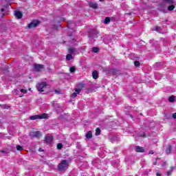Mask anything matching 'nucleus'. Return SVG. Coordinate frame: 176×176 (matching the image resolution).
<instances>
[{
	"mask_svg": "<svg viewBox=\"0 0 176 176\" xmlns=\"http://www.w3.org/2000/svg\"><path fill=\"white\" fill-rule=\"evenodd\" d=\"M92 76L94 78V79H97V78H98V72L97 71H94L92 72Z\"/></svg>",
	"mask_w": 176,
	"mask_h": 176,
	"instance_id": "nucleus-11",
	"label": "nucleus"
},
{
	"mask_svg": "<svg viewBox=\"0 0 176 176\" xmlns=\"http://www.w3.org/2000/svg\"><path fill=\"white\" fill-rule=\"evenodd\" d=\"M72 25H75V23H72V22H69V23H67V27H68L69 28H72Z\"/></svg>",
	"mask_w": 176,
	"mask_h": 176,
	"instance_id": "nucleus-21",
	"label": "nucleus"
},
{
	"mask_svg": "<svg viewBox=\"0 0 176 176\" xmlns=\"http://www.w3.org/2000/svg\"><path fill=\"white\" fill-rule=\"evenodd\" d=\"M169 102H174V101H175V96H172L170 97H169Z\"/></svg>",
	"mask_w": 176,
	"mask_h": 176,
	"instance_id": "nucleus-16",
	"label": "nucleus"
},
{
	"mask_svg": "<svg viewBox=\"0 0 176 176\" xmlns=\"http://www.w3.org/2000/svg\"><path fill=\"white\" fill-rule=\"evenodd\" d=\"M1 12H5V9L4 8H1Z\"/></svg>",
	"mask_w": 176,
	"mask_h": 176,
	"instance_id": "nucleus-37",
	"label": "nucleus"
},
{
	"mask_svg": "<svg viewBox=\"0 0 176 176\" xmlns=\"http://www.w3.org/2000/svg\"><path fill=\"white\" fill-rule=\"evenodd\" d=\"M15 16L16 19H21V17H23V13H21L20 11H16Z\"/></svg>",
	"mask_w": 176,
	"mask_h": 176,
	"instance_id": "nucleus-10",
	"label": "nucleus"
},
{
	"mask_svg": "<svg viewBox=\"0 0 176 176\" xmlns=\"http://www.w3.org/2000/svg\"><path fill=\"white\" fill-rule=\"evenodd\" d=\"M69 53H73V52H75V49L74 48H69Z\"/></svg>",
	"mask_w": 176,
	"mask_h": 176,
	"instance_id": "nucleus-31",
	"label": "nucleus"
},
{
	"mask_svg": "<svg viewBox=\"0 0 176 176\" xmlns=\"http://www.w3.org/2000/svg\"><path fill=\"white\" fill-rule=\"evenodd\" d=\"M156 176H162V174L159 173H156Z\"/></svg>",
	"mask_w": 176,
	"mask_h": 176,
	"instance_id": "nucleus-36",
	"label": "nucleus"
},
{
	"mask_svg": "<svg viewBox=\"0 0 176 176\" xmlns=\"http://www.w3.org/2000/svg\"><path fill=\"white\" fill-rule=\"evenodd\" d=\"M57 148H58V149H62L63 148V144L61 143L58 144Z\"/></svg>",
	"mask_w": 176,
	"mask_h": 176,
	"instance_id": "nucleus-27",
	"label": "nucleus"
},
{
	"mask_svg": "<svg viewBox=\"0 0 176 176\" xmlns=\"http://www.w3.org/2000/svg\"><path fill=\"white\" fill-rule=\"evenodd\" d=\"M79 93H80V89H76L75 92L72 95V98H75V97H76Z\"/></svg>",
	"mask_w": 176,
	"mask_h": 176,
	"instance_id": "nucleus-8",
	"label": "nucleus"
},
{
	"mask_svg": "<svg viewBox=\"0 0 176 176\" xmlns=\"http://www.w3.org/2000/svg\"><path fill=\"white\" fill-rule=\"evenodd\" d=\"M171 152V146H168V148L166 149V153L167 154L170 153Z\"/></svg>",
	"mask_w": 176,
	"mask_h": 176,
	"instance_id": "nucleus-19",
	"label": "nucleus"
},
{
	"mask_svg": "<svg viewBox=\"0 0 176 176\" xmlns=\"http://www.w3.org/2000/svg\"><path fill=\"white\" fill-rule=\"evenodd\" d=\"M143 137H145V134H143Z\"/></svg>",
	"mask_w": 176,
	"mask_h": 176,
	"instance_id": "nucleus-40",
	"label": "nucleus"
},
{
	"mask_svg": "<svg viewBox=\"0 0 176 176\" xmlns=\"http://www.w3.org/2000/svg\"><path fill=\"white\" fill-rule=\"evenodd\" d=\"M58 168L60 170V171H64V170H67V168H68V161L67 160H62L59 164Z\"/></svg>",
	"mask_w": 176,
	"mask_h": 176,
	"instance_id": "nucleus-1",
	"label": "nucleus"
},
{
	"mask_svg": "<svg viewBox=\"0 0 176 176\" xmlns=\"http://www.w3.org/2000/svg\"><path fill=\"white\" fill-rule=\"evenodd\" d=\"M66 60H68L69 61L71 60H74V56H72V54H68L66 56Z\"/></svg>",
	"mask_w": 176,
	"mask_h": 176,
	"instance_id": "nucleus-13",
	"label": "nucleus"
},
{
	"mask_svg": "<svg viewBox=\"0 0 176 176\" xmlns=\"http://www.w3.org/2000/svg\"><path fill=\"white\" fill-rule=\"evenodd\" d=\"M30 135L33 138H41V137H42V133H41V131H33L30 132Z\"/></svg>",
	"mask_w": 176,
	"mask_h": 176,
	"instance_id": "nucleus-4",
	"label": "nucleus"
},
{
	"mask_svg": "<svg viewBox=\"0 0 176 176\" xmlns=\"http://www.w3.org/2000/svg\"><path fill=\"white\" fill-rule=\"evenodd\" d=\"M27 89H21V93H23V94H27Z\"/></svg>",
	"mask_w": 176,
	"mask_h": 176,
	"instance_id": "nucleus-25",
	"label": "nucleus"
},
{
	"mask_svg": "<svg viewBox=\"0 0 176 176\" xmlns=\"http://www.w3.org/2000/svg\"><path fill=\"white\" fill-rule=\"evenodd\" d=\"M39 25L38 21L34 20L28 24V28H35V27H38Z\"/></svg>",
	"mask_w": 176,
	"mask_h": 176,
	"instance_id": "nucleus-5",
	"label": "nucleus"
},
{
	"mask_svg": "<svg viewBox=\"0 0 176 176\" xmlns=\"http://www.w3.org/2000/svg\"><path fill=\"white\" fill-rule=\"evenodd\" d=\"M174 8H175L173 5L170 6L169 7H168V10H174Z\"/></svg>",
	"mask_w": 176,
	"mask_h": 176,
	"instance_id": "nucleus-23",
	"label": "nucleus"
},
{
	"mask_svg": "<svg viewBox=\"0 0 176 176\" xmlns=\"http://www.w3.org/2000/svg\"><path fill=\"white\" fill-rule=\"evenodd\" d=\"M156 163H157V158L155 160V162L153 163L154 166H156Z\"/></svg>",
	"mask_w": 176,
	"mask_h": 176,
	"instance_id": "nucleus-35",
	"label": "nucleus"
},
{
	"mask_svg": "<svg viewBox=\"0 0 176 176\" xmlns=\"http://www.w3.org/2000/svg\"><path fill=\"white\" fill-rule=\"evenodd\" d=\"M166 162H164L163 164H162V167H164V166H166Z\"/></svg>",
	"mask_w": 176,
	"mask_h": 176,
	"instance_id": "nucleus-38",
	"label": "nucleus"
},
{
	"mask_svg": "<svg viewBox=\"0 0 176 176\" xmlns=\"http://www.w3.org/2000/svg\"><path fill=\"white\" fill-rule=\"evenodd\" d=\"M149 155H153V151H149Z\"/></svg>",
	"mask_w": 176,
	"mask_h": 176,
	"instance_id": "nucleus-34",
	"label": "nucleus"
},
{
	"mask_svg": "<svg viewBox=\"0 0 176 176\" xmlns=\"http://www.w3.org/2000/svg\"><path fill=\"white\" fill-rule=\"evenodd\" d=\"M49 115L47 113H43L40 115H35L30 116V120H36V119H47Z\"/></svg>",
	"mask_w": 176,
	"mask_h": 176,
	"instance_id": "nucleus-2",
	"label": "nucleus"
},
{
	"mask_svg": "<svg viewBox=\"0 0 176 176\" xmlns=\"http://www.w3.org/2000/svg\"><path fill=\"white\" fill-rule=\"evenodd\" d=\"M110 21H111V19H109V17H107V18L104 19V23H105V24L109 23Z\"/></svg>",
	"mask_w": 176,
	"mask_h": 176,
	"instance_id": "nucleus-20",
	"label": "nucleus"
},
{
	"mask_svg": "<svg viewBox=\"0 0 176 176\" xmlns=\"http://www.w3.org/2000/svg\"><path fill=\"white\" fill-rule=\"evenodd\" d=\"M93 137V133H91V131H89L87 134H86V138L88 139H90Z\"/></svg>",
	"mask_w": 176,
	"mask_h": 176,
	"instance_id": "nucleus-14",
	"label": "nucleus"
},
{
	"mask_svg": "<svg viewBox=\"0 0 176 176\" xmlns=\"http://www.w3.org/2000/svg\"><path fill=\"white\" fill-rule=\"evenodd\" d=\"M49 85L46 82H41L37 85V90L40 92L46 91Z\"/></svg>",
	"mask_w": 176,
	"mask_h": 176,
	"instance_id": "nucleus-3",
	"label": "nucleus"
},
{
	"mask_svg": "<svg viewBox=\"0 0 176 176\" xmlns=\"http://www.w3.org/2000/svg\"><path fill=\"white\" fill-rule=\"evenodd\" d=\"M173 171H174V166H172L170 170L167 171V176L171 175Z\"/></svg>",
	"mask_w": 176,
	"mask_h": 176,
	"instance_id": "nucleus-15",
	"label": "nucleus"
},
{
	"mask_svg": "<svg viewBox=\"0 0 176 176\" xmlns=\"http://www.w3.org/2000/svg\"><path fill=\"white\" fill-rule=\"evenodd\" d=\"M12 93L14 94V96H19V90L17 89H14Z\"/></svg>",
	"mask_w": 176,
	"mask_h": 176,
	"instance_id": "nucleus-22",
	"label": "nucleus"
},
{
	"mask_svg": "<svg viewBox=\"0 0 176 176\" xmlns=\"http://www.w3.org/2000/svg\"><path fill=\"white\" fill-rule=\"evenodd\" d=\"M17 151H23V146L18 145L16 146Z\"/></svg>",
	"mask_w": 176,
	"mask_h": 176,
	"instance_id": "nucleus-26",
	"label": "nucleus"
},
{
	"mask_svg": "<svg viewBox=\"0 0 176 176\" xmlns=\"http://www.w3.org/2000/svg\"><path fill=\"white\" fill-rule=\"evenodd\" d=\"M101 134V129L100 128H97L96 129V135H100Z\"/></svg>",
	"mask_w": 176,
	"mask_h": 176,
	"instance_id": "nucleus-18",
	"label": "nucleus"
},
{
	"mask_svg": "<svg viewBox=\"0 0 176 176\" xmlns=\"http://www.w3.org/2000/svg\"><path fill=\"white\" fill-rule=\"evenodd\" d=\"M154 31H157V32H160V28L157 27V26H155L154 28Z\"/></svg>",
	"mask_w": 176,
	"mask_h": 176,
	"instance_id": "nucleus-24",
	"label": "nucleus"
},
{
	"mask_svg": "<svg viewBox=\"0 0 176 176\" xmlns=\"http://www.w3.org/2000/svg\"><path fill=\"white\" fill-rule=\"evenodd\" d=\"M100 2H102V1H104V0H99Z\"/></svg>",
	"mask_w": 176,
	"mask_h": 176,
	"instance_id": "nucleus-39",
	"label": "nucleus"
},
{
	"mask_svg": "<svg viewBox=\"0 0 176 176\" xmlns=\"http://www.w3.org/2000/svg\"><path fill=\"white\" fill-rule=\"evenodd\" d=\"M70 72H75V67H70Z\"/></svg>",
	"mask_w": 176,
	"mask_h": 176,
	"instance_id": "nucleus-30",
	"label": "nucleus"
},
{
	"mask_svg": "<svg viewBox=\"0 0 176 176\" xmlns=\"http://www.w3.org/2000/svg\"><path fill=\"white\" fill-rule=\"evenodd\" d=\"M53 141V136L52 135H47L45 136V142H47V144H52Z\"/></svg>",
	"mask_w": 176,
	"mask_h": 176,
	"instance_id": "nucleus-7",
	"label": "nucleus"
},
{
	"mask_svg": "<svg viewBox=\"0 0 176 176\" xmlns=\"http://www.w3.org/2000/svg\"><path fill=\"white\" fill-rule=\"evenodd\" d=\"M135 151L136 152H140V153L144 152V148H142L140 146H136L135 148Z\"/></svg>",
	"mask_w": 176,
	"mask_h": 176,
	"instance_id": "nucleus-9",
	"label": "nucleus"
},
{
	"mask_svg": "<svg viewBox=\"0 0 176 176\" xmlns=\"http://www.w3.org/2000/svg\"><path fill=\"white\" fill-rule=\"evenodd\" d=\"M45 66L43 65L35 64L34 65V69L35 71H42L44 69Z\"/></svg>",
	"mask_w": 176,
	"mask_h": 176,
	"instance_id": "nucleus-6",
	"label": "nucleus"
},
{
	"mask_svg": "<svg viewBox=\"0 0 176 176\" xmlns=\"http://www.w3.org/2000/svg\"><path fill=\"white\" fill-rule=\"evenodd\" d=\"M20 97H23V96H20Z\"/></svg>",
	"mask_w": 176,
	"mask_h": 176,
	"instance_id": "nucleus-41",
	"label": "nucleus"
},
{
	"mask_svg": "<svg viewBox=\"0 0 176 176\" xmlns=\"http://www.w3.org/2000/svg\"><path fill=\"white\" fill-rule=\"evenodd\" d=\"M134 65L135 67H140V62L138 60L135 61Z\"/></svg>",
	"mask_w": 176,
	"mask_h": 176,
	"instance_id": "nucleus-28",
	"label": "nucleus"
},
{
	"mask_svg": "<svg viewBox=\"0 0 176 176\" xmlns=\"http://www.w3.org/2000/svg\"><path fill=\"white\" fill-rule=\"evenodd\" d=\"M55 93H56L57 94H60V91L56 89V90H55Z\"/></svg>",
	"mask_w": 176,
	"mask_h": 176,
	"instance_id": "nucleus-33",
	"label": "nucleus"
},
{
	"mask_svg": "<svg viewBox=\"0 0 176 176\" xmlns=\"http://www.w3.org/2000/svg\"><path fill=\"white\" fill-rule=\"evenodd\" d=\"M166 3H173V0H164Z\"/></svg>",
	"mask_w": 176,
	"mask_h": 176,
	"instance_id": "nucleus-29",
	"label": "nucleus"
},
{
	"mask_svg": "<svg viewBox=\"0 0 176 176\" xmlns=\"http://www.w3.org/2000/svg\"><path fill=\"white\" fill-rule=\"evenodd\" d=\"M173 119H176V113L173 114Z\"/></svg>",
	"mask_w": 176,
	"mask_h": 176,
	"instance_id": "nucleus-32",
	"label": "nucleus"
},
{
	"mask_svg": "<svg viewBox=\"0 0 176 176\" xmlns=\"http://www.w3.org/2000/svg\"><path fill=\"white\" fill-rule=\"evenodd\" d=\"M89 6L93 9H97L98 5L96 4V3L91 2V3H89Z\"/></svg>",
	"mask_w": 176,
	"mask_h": 176,
	"instance_id": "nucleus-12",
	"label": "nucleus"
},
{
	"mask_svg": "<svg viewBox=\"0 0 176 176\" xmlns=\"http://www.w3.org/2000/svg\"><path fill=\"white\" fill-rule=\"evenodd\" d=\"M99 49H98V47H94L93 48H92V52H94V53H98V52H99Z\"/></svg>",
	"mask_w": 176,
	"mask_h": 176,
	"instance_id": "nucleus-17",
	"label": "nucleus"
}]
</instances>
